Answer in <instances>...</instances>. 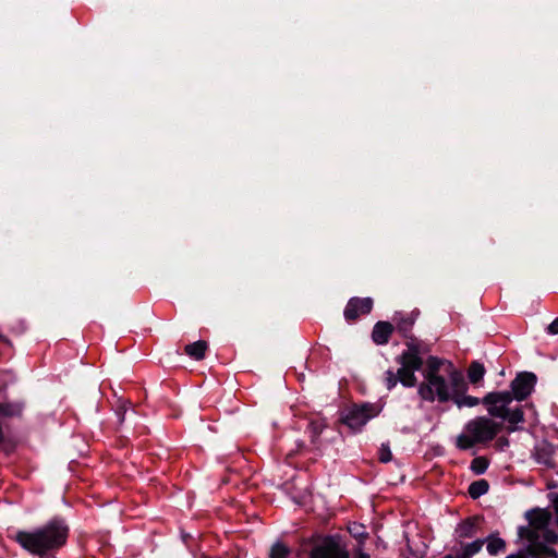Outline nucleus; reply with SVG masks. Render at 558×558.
I'll return each instance as SVG.
<instances>
[{"instance_id":"4468645a","label":"nucleus","mask_w":558,"mask_h":558,"mask_svg":"<svg viewBox=\"0 0 558 558\" xmlns=\"http://www.w3.org/2000/svg\"><path fill=\"white\" fill-rule=\"evenodd\" d=\"M553 452L554 449L548 444H542L536 448L535 458L541 464L550 466L553 464Z\"/></svg>"},{"instance_id":"ddd939ff","label":"nucleus","mask_w":558,"mask_h":558,"mask_svg":"<svg viewBox=\"0 0 558 558\" xmlns=\"http://www.w3.org/2000/svg\"><path fill=\"white\" fill-rule=\"evenodd\" d=\"M466 388H468V386H466V383L464 381V388L461 389L460 391H454L453 396L450 400V401H453L457 404V407L460 409L464 408V407L472 408L480 403L478 398L464 395L466 391Z\"/></svg>"},{"instance_id":"7c9ffc66","label":"nucleus","mask_w":558,"mask_h":558,"mask_svg":"<svg viewBox=\"0 0 558 558\" xmlns=\"http://www.w3.org/2000/svg\"><path fill=\"white\" fill-rule=\"evenodd\" d=\"M39 556H40V558H54L53 556L47 555V554L39 555Z\"/></svg>"},{"instance_id":"1a4fd4ad","label":"nucleus","mask_w":558,"mask_h":558,"mask_svg":"<svg viewBox=\"0 0 558 558\" xmlns=\"http://www.w3.org/2000/svg\"><path fill=\"white\" fill-rule=\"evenodd\" d=\"M527 518L533 530L529 534V541L532 543L533 541L539 539V531L547 527L550 521V514L541 509H536L527 512Z\"/></svg>"},{"instance_id":"412c9836","label":"nucleus","mask_w":558,"mask_h":558,"mask_svg":"<svg viewBox=\"0 0 558 558\" xmlns=\"http://www.w3.org/2000/svg\"><path fill=\"white\" fill-rule=\"evenodd\" d=\"M288 554L289 548L284 544L277 542L270 548L269 558H287Z\"/></svg>"},{"instance_id":"7ed1b4c3","label":"nucleus","mask_w":558,"mask_h":558,"mask_svg":"<svg viewBox=\"0 0 558 558\" xmlns=\"http://www.w3.org/2000/svg\"><path fill=\"white\" fill-rule=\"evenodd\" d=\"M400 368L397 374L389 369L386 372V385L390 390L398 381L405 387H414L417 384L415 372L420 371L423 366V360L415 348H410L398 357Z\"/></svg>"},{"instance_id":"5701e85b","label":"nucleus","mask_w":558,"mask_h":558,"mask_svg":"<svg viewBox=\"0 0 558 558\" xmlns=\"http://www.w3.org/2000/svg\"><path fill=\"white\" fill-rule=\"evenodd\" d=\"M474 524L470 521L461 523L457 529L459 537H471L473 535Z\"/></svg>"},{"instance_id":"0eeeda50","label":"nucleus","mask_w":558,"mask_h":558,"mask_svg":"<svg viewBox=\"0 0 558 558\" xmlns=\"http://www.w3.org/2000/svg\"><path fill=\"white\" fill-rule=\"evenodd\" d=\"M312 558H349L348 551L341 547L336 537H326L311 551Z\"/></svg>"},{"instance_id":"6e6552de","label":"nucleus","mask_w":558,"mask_h":558,"mask_svg":"<svg viewBox=\"0 0 558 558\" xmlns=\"http://www.w3.org/2000/svg\"><path fill=\"white\" fill-rule=\"evenodd\" d=\"M536 376L533 373H521L511 383L512 398L522 401L526 399L534 389Z\"/></svg>"},{"instance_id":"9b49d317","label":"nucleus","mask_w":558,"mask_h":558,"mask_svg":"<svg viewBox=\"0 0 558 558\" xmlns=\"http://www.w3.org/2000/svg\"><path fill=\"white\" fill-rule=\"evenodd\" d=\"M529 551L532 558H558L557 550L547 546L539 539L533 541L532 543L529 544Z\"/></svg>"},{"instance_id":"473e14b6","label":"nucleus","mask_w":558,"mask_h":558,"mask_svg":"<svg viewBox=\"0 0 558 558\" xmlns=\"http://www.w3.org/2000/svg\"><path fill=\"white\" fill-rule=\"evenodd\" d=\"M446 558H454L452 555H448L446 556Z\"/></svg>"},{"instance_id":"c85d7f7f","label":"nucleus","mask_w":558,"mask_h":558,"mask_svg":"<svg viewBox=\"0 0 558 558\" xmlns=\"http://www.w3.org/2000/svg\"><path fill=\"white\" fill-rule=\"evenodd\" d=\"M354 558H371V556L364 551L363 546H359L355 550Z\"/></svg>"},{"instance_id":"39448f33","label":"nucleus","mask_w":558,"mask_h":558,"mask_svg":"<svg viewBox=\"0 0 558 558\" xmlns=\"http://www.w3.org/2000/svg\"><path fill=\"white\" fill-rule=\"evenodd\" d=\"M513 398L509 391L489 392L483 398V403L487 405L489 415L507 421L514 430L519 423L524 421L523 412L520 407L509 408Z\"/></svg>"},{"instance_id":"aec40b11","label":"nucleus","mask_w":558,"mask_h":558,"mask_svg":"<svg viewBox=\"0 0 558 558\" xmlns=\"http://www.w3.org/2000/svg\"><path fill=\"white\" fill-rule=\"evenodd\" d=\"M484 374L485 367L478 362H473L468 371V377L473 384L478 383L484 377Z\"/></svg>"},{"instance_id":"2f4dec72","label":"nucleus","mask_w":558,"mask_h":558,"mask_svg":"<svg viewBox=\"0 0 558 558\" xmlns=\"http://www.w3.org/2000/svg\"><path fill=\"white\" fill-rule=\"evenodd\" d=\"M499 442H501V445H507L508 440L507 439H499Z\"/></svg>"},{"instance_id":"6ab92c4d","label":"nucleus","mask_w":558,"mask_h":558,"mask_svg":"<svg viewBox=\"0 0 558 558\" xmlns=\"http://www.w3.org/2000/svg\"><path fill=\"white\" fill-rule=\"evenodd\" d=\"M488 483L485 480L473 482L469 486V494L476 499L488 492Z\"/></svg>"},{"instance_id":"b1692460","label":"nucleus","mask_w":558,"mask_h":558,"mask_svg":"<svg viewBox=\"0 0 558 558\" xmlns=\"http://www.w3.org/2000/svg\"><path fill=\"white\" fill-rule=\"evenodd\" d=\"M472 469L475 471V473L477 474H482L485 472V470L487 469V462L485 459L483 458H476L472 461Z\"/></svg>"},{"instance_id":"a211bd4d","label":"nucleus","mask_w":558,"mask_h":558,"mask_svg":"<svg viewBox=\"0 0 558 558\" xmlns=\"http://www.w3.org/2000/svg\"><path fill=\"white\" fill-rule=\"evenodd\" d=\"M350 534L359 541V546H363L367 538V532L363 524L353 522L348 527Z\"/></svg>"},{"instance_id":"2eb2a0df","label":"nucleus","mask_w":558,"mask_h":558,"mask_svg":"<svg viewBox=\"0 0 558 558\" xmlns=\"http://www.w3.org/2000/svg\"><path fill=\"white\" fill-rule=\"evenodd\" d=\"M206 349H207V343L205 341L199 340V341L187 344L185 347V352L192 359L199 361V360L204 359Z\"/></svg>"},{"instance_id":"f8f14e48","label":"nucleus","mask_w":558,"mask_h":558,"mask_svg":"<svg viewBox=\"0 0 558 558\" xmlns=\"http://www.w3.org/2000/svg\"><path fill=\"white\" fill-rule=\"evenodd\" d=\"M392 332V326L386 322H378L373 329L372 338L377 344H385L388 342Z\"/></svg>"},{"instance_id":"20e7f679","label":"nucleus","mask_w":558,"mask_h":558,"mask_svg":"<svg viewBox=\"0 0 558 558\" xmlns=\"http://www.w3.org/2000/svg\"><path fill=\"white\" fill-rule=\"evenodd\" d=\"M500 425L488 417L480 416L468 422L464 432L458 436L457 446L466 450L475 444L487 442L497 435Z\"/></svg>"},{"instance_id":"f3484780","label":"nucleus","mask_w":558,"mask_h":558,"mask_svg":"<svg viewBox=\"0 0 558 558\" xmlns=\"http://www.w3.org/2000/svg\"><path fill=\"white\" fill-rule=\"evenodd\" d=\"M485 542L487 543L486 549L490 555H497L506 547L505 541L495 535L488 536Z\"/></svg>"},{"instance_id":"f257e3e1","label":"nucleus","mask_w":558,"mask_h":558,"mask_svg":"<svg viewBox=\"0 0 558 558\" xmlns=\"http://www.w3.org/2000/svg\"><path fill=\"white\" fill-rule=\"evenodd\" d=\"M420 371L423 380L418 384L417 393L425 401L448 402L454 391L464 388L463 374L448 360L428 356Z\"/></svg>"},{"instance_id":"393cba45","label":"nucleus","mask_w":558,"mask_h":558,"mask_svg":"<svg viewBox=\"0 0 558 558\" xmlns=\"http://www.w3.org/2000/svg\"><path fill=\"white\" fill-rule=\"evenodd\" d=\"M392 459V454L389 446L383 444L379 449V460L384 463L389 462Z\"/></svg>"},{"instance_id":"9d476101","label":"nucleus","mask_w":558,"mask_h":558,"mask_svg":"<svg viewBox=\"0 0 558 558\" xmlns=\"http://www.w3.org/2000/svg\"><path fill=\"white\" fill-rule=\"evenodd\" d=\"M373 307V300L371 298H352L344 310V317L348 320L355 319L361 314H367Z\"/></svg>"},{"instance_id":"c756f323","label":"nucleus","mask_w":558,"mask_h":558,"mask_svg":"<svg viewBox=\"0 0 558 558\" xmlns=\"http://www.w3.org/2000/svg\"><path fill=\"white\" fill-rule=\"evenodd\" d=\"M551 500H553L555 513H558V493L556 495H554Z\"/></svg>"},{"instance_id":"f03ea898","label":"nucleus","mask_w":558,"mask_h":558,"mask_svg":"<svg viewBox=\"0 0 558 558\" xmlns=\"http://www.w3.org/2000/svg\"><path fill=\"white\" fill-rule=\"evenodd\" d=\"M69 527L61 519H52L29 531H17L14 539L28 553L44 555L62 547L68 538Z\"/></svg>"},{"instance_id":"bb28decb","label":"nucleus","mask_w":558,"mask_h":558,"mask_svg":"<svg viewBox=\"0 0 558 558\" xmlns=\"http://www.w3.org/2000/svg\"><path fill=\"white\" fill-rule=\"evenodd\" d=\"M507 558H532L529 551V546L525 550H520L517 554H511Z\"/></svg>"},{"instance_id":"dca6fc26","label":"nucleus","mask_w":558,"mask_h":558,"mask_svg":"<svg viewBox=\"0 0 558 558\" xmlns=\"http://www.w3.org/2000/svg\"><path fill=\"white\" fill-rule=\"evenodd\" d=\"M484 543H485L484 539H476L472 543H469L462 547L461 553H459L457 556H453V557L454 558H470L473 555L477 554L482 549Z\"/></svg>"},{"instance_id":"423d86ee","label":"nucleus","mask_w":558,"mask_h":558,"mask_svg":"<svg viewBox=\"0 0 558 558\" xmlns=\"http://www.w3.org/2000/svg\"><path fill=\"white\" fill-rule=\"evenodd\" d=\"M379 409L375 404L353 405L342 415V422L352 430H360L371 418L377 416Z\"/></svg>"},{"instance_id":"cd10ccee","label":"nucleus","mask_w":558,"mask_h":558,"mask_svg":"<svg viewBox=\"0 0 558 558\" xmlns=\"http://www.w3.org/2000/svg\"><path fill=\"white\" fill-rule=\"evenodd\" d=\"M547 330L551 335H558V317L548 325Z\"/></svg>"},{"instance_id":"a878e982","label":"nucleus","mask_w":558,"mask_h":558,"mask_svg":"<svg viewBox=\"0 0 558 558\" xmlns=\"http://www.w3.org/2000/svg\"><path fill=\"white\" fill-rule=\"evenodd\" d=\"M19 413V410L10 404L0 403V414L5 416H12Z\"/></svg>"},{"instance_id":"4be33fe9","label":"nucleus","mask_w":558,"mask_h":558,"mask_svg":"<svg viewBox=\"0 0 558 558\" xmlns=\"http://www.w3.org/2000/svg\"><path fill=\"white\" fill-rule=\"evenodd\" d=\"M539 538H543L544 544L548 546V544H556L558 542V534L555 531L545 527L539 531Z\"/></svg>"}]
</instances>
